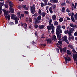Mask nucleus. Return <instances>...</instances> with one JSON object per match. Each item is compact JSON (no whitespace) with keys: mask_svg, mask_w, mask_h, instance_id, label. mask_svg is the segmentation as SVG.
<instances>
[{"mask_svg":"<svg viewBox=\"0 0 77 77\" xmlns=\"http://www.w3.org/2000/svg\"><path fill=\"white\" fill-rule=\"evenodd\" d=\"M69 16L71 17V19L72 21L75 22V20H77V13H76L75 14H74V13L72 12L71 13L68 14Z\"/></svg>","mask_w":77,"mask_h":77,"instance_id":"obj_1","label":"nucleus"},{"mask_svg":"<svg viewBox=\"0 0 77 77\" xmlns=\"http://www.w3.org/2000/svg\"><path fill=\"white\" fill-rule=\"evenodd\" d=\"M30 11L32 13V15H33V14H35V12H36L35 11V5L33 4V6H31L30 8Z\"/></svg>","mask_w":77,"mask_h":77,"instance_id":"obj_2","label":"nucleus"},{"mask_svg":"<svg viewBox=\"0 0 77 77\" xmlns=\"http://www.w3.org/2000/svg\"><path fill=\"white\" fill-rule=\"evenodd\" d=\"M59 48L60 50V52L61 53H62V54H64V53H66V50L67 49L66 47L62 48L60 47L59 46Z\"/></svg>","mask_w":77,"mask_h":77,"instance_id":"obj_3","label":"nucleus"},{"mask_svg":"<svg viewBox=\"0 0 77 77\" xmlns=\"http://www.w3.org/2000/svg\"><path fill=\"white\" fill-rule=\"evenodd\" d=\"M64 58L65 59V61L66 63H67V60L68 61H71V59L70 58V57H68V55H67L66 57H64Z\"/></svg>","mask_w":77,"mask_h":77,"instance_id":"obj_4","label":"nucleus"},{"mask_svg":"<svg viewBox=\"0 0 77 77\" xmlns=\"http://www.w3.org/2000/svg\"><path fill=\"white\" fill-rule=\"evenodd\" d=\"M74 32V29L73 28H71L69 30V31H68V34H69V36H72L71 35V33H73Z\"/></svg>","mask_w":77,"mask_h":77,"instance_id":"obj_5","label":"nucleus"},{"mask_svg":"<svg viewBox=\"0 0 77 77\" xmlns=\"http://www.w3.org/2000/svg\"><path fill=\"white\" fill-rule=\"evenodd\" d=\"M73 59L74 61H77V53L73 54Z\"/></svg>","mask_w":77,"mask_h":77,"instance_id":"obj_6","label":"nucleus"},{"mask_svg":"<svg viewBox=\"0 0 77 77\" xmlns=\"http://www.w3.org/2000/svg\"><path fill=\"white\" fill-rule=\"evenodd\" d=\"M2 11L4 12V14L5 15H6L9 14V11H7L6 10L2 9Z\"/></svg>","mask_w":77,"mask_h":77,"instance_id":"obj_7","label":"nucleus"},{"mask_svg":"<svg viewBox=\"0 0 77 77\" xmlns=\"http://www.w3.org/2000/svg\"><path fill=\"white\" fill-rule=\"evenodd\" d=\"M52 10L54 12H56L55 10L56 9V5L55 4H53L52 6Z\"/></svg>","mask_w":77,"mask_h":77,"instance_id":"obj_8","label":"nucleus"},{"mask_svg":"<svg viewBox=\"0 0 77 77\" xmlns=\"http://www.w3.org/2000/svg\"><path fill=\"white\" fill-rule=\"evenodd\" d=\"M46 41H47V44H48V43L51 44L52 42V40L51 39H46Z\"/></svg>","mask_w":77,"mask_h":77,"instance_id":"obj_9","label":"nucleus"},{"mask_svg":"<svg viewBox=\"0 0 77 77\" xmlns=\"http://www.w3.org/2000/svg\"><path fill=\"white\" fill-rule=\"evenodd\" d=\"M62 33V30L61 29L58 30V32H57V31H56V34H60V33Z\"/></svg>","mask_w":77,"mask_h":77,"instance_id":"obj_10","label":"nucleus"},{"mask_svg":"<svg viewBox=\"0 0 77 77\" xmlns=\"http://www.w3.org/2000/svg\"><path fill=\"white\" fill-rule=\"evenodd\" d=\"M44 27H45V25H39L38 26V28L40 29H42L43 28H44Z\"/></svg>","mask_w":77,"mask_h":77,"instance_id":"obj_11","label":"nucleus"},{"mask_svg":"<svg viewBox=\"0 0 77 77\" xmlns=\"http://www.w3.org/2000/svg\"><path fill=\"white\" fill-rule=\"evenodd\" d=\"M53 20L54 21H56V16L55 15H53L52 17Z\"/></svg>","mask_w":77,"mask_h":77,"instance_id":"obj_12","label":"nucleus"},{"mask_svg":"<svg viewBox=\"0 0 77 77\" xmlns=\"http://www.w3.org/2000/svg\"><path fill=\"white\" fill-rule=\"evenodd\" d=\"M57 36V38L58 40H59L60 38H61V35L59 34H56Z\"/></svg>","mask_w":77,"mask_h":77,"instance_id":"obj_13","label":"nucleus"},{"mask_svg":"<svg viewBox=\"0 0 77 77\" xmlns=\"http://www.w3.org/2000/svg\"><path fill=\"white\" fill-rule=\"evenodd\" d=\"M5 18H6V20L8 19V20H9L10 19V14H8V16L6 15L5 16Z\"/></svg>","mask_w":77,"mask_h":77,"instance_id":"obj_14","label":"nucleus"},{"mask_svg":"<svg viewBox=\"0 0 77 77\" xmlns=\"http://www.w3.org/2000/svg\"><path fill=\"white\" fill-rule=\"evenodd\" d=\"M40 22V20H38V19H36V20L35 21L34 23L35 24H38Z\"/></svg>","mask_w":77,"mask_h":77,"instance_id":"obj_15","label":"nucleus"},{"mask_svg":"<svg viewBox=\"0 0 77 77\" xmlns=\"http://www.w3.org/2000/svg\"><path fill=\"white\" fill-rule=\"evenodd\" d=\"M60 29V26H58L57 27V29H56V31H57V32H58V31Z\"/></svg>","mask_w":77,"mask_h":77,"instance_id":"obj_16","label":"nucleus"},{"mask_svg":"<svg viewBox=\"0 0 77 77\" xmlns=\"http://www.w3.org/2000/svg\"><path fill=\"white\" fill-rule=\"evenodd\" d=\"M66 39H67V36H66V35H64V37L63 38H62V41H63L64 40V41L66 40Z\"/></svg>","mask_w":77,"mask_h":77,"instance_id":"obj_17","label":"nucleus"},{"mask_svg":"<svg viewBox=\"0 0 77 77\" xmlns=\"http://www.w3.org/2000/svg\"><path fill=\"white\" fill-rule=\"evenodd\" d=\"M52 27V26H48L47 27V29H48V30H51V28Z\"/></svg>","mask_w":77,"mask_h":77,"instance_id":"obj_18","label":"nucleus"},{"mask_svg":"<svg viewBox=\"0 0 77 77\" xmlns=\"http://www.w3.org/2000/svg\"><path fill=\"white\" fill-rule=\"evenodd\" d=\"M13 3L11 2H10L9 3V6L10 7H13Z\"/></svg>","mask_w":77,"mask_h":77,"instance_id":"obj_19","label":"nucleus"},{"mask_svg":"<svg viewBox=\"0 0 77 77\" xmlns=\"http://www.w3.org/2000/svg\"><path fill=\"white\" fill-rule=\"evenodd\" d=\"M24 25L25 26L24 27V29L25 30H26V29H27V25L26 23H24Z\"/></svg>","mask_w":77,"mask_h":77,"instance_id":"obj_20","label":"nucleus"},{"mask_svg":"<svg viewBox=\"0 0 77 77\" xmlns=\"http://www.w3.org/2000/svg\"><path fill=\"white\" fill-rule=\"evenodd\" d=\"M46 15V13H45V12H42V16L43 17H44Z\"/></svg>","mask_w":77,"mask_h":77,"instance_id":"obj_21","label":"nucleus"},{"mask_svg":"<svg viewBox=\"0 0 77 77\" xmlns=\"http://www.w3.org/2000/svg\"><path fill=\"white\" fill-rule=\"evenodd\" d=\"M67 54H69V55H71V53H70V51L67 50L66 51Z\"/></svg>","mask_w":77,"mask_h":77,"instance_id":"obj_22","label":"nucleus"},{"mask_svg":"<svg viewBox=\"0 0 77 77\" xmlns=\"http://www.w3.org/2000/svg\"><path fill=\"white\" fill-rule=\"evenodd\" d=\"M22 8H23L24 9H25L26 10H27V7H26V6L23 5L22 6Z\"/></svg>","mask_w":77,"mask_h":77,"instance_id":"obj_23","label":"nucleus"},{"mask_svg":"<svg viewBox=\"0 0 77 77\" xmlns=\"http://www.w3.org/2000/svg\"><path fill=\"white\" fill-rule=\"evenodd\" d=\"M49 26H53V24H51V23H52V20L51 19L49 22Z\"/></svg>","mask_w":77,"mask_h":77,"instance_id":"obj_24","label":"nucleus"},{"mask_svg":"<svg viewBox=\"0 0 77 77\" xmlns=\"http://www.w3.org/2000/svg\"><path fill=\"white\" fill-rule=\"evenodd\" d=\"M49 11L51 14H53V10H52V8H50L49 9Z\"/></svg>","mask_w":77,"mask_h":77,"instance_id":"obj_25","label":"nucleus"},{"mask_svg":"<svg viewBox=\"0 0 77 77\" xmlns=\"http://www.w3.org/2000/svg\"><path fill=\"white\" fill-rule=\"evenodd\" d=\"M15 15L14 14L12 15L11 17V20H14V18L15 17Z\"/></svg>","mask_w":77,"mask_h":77,"instance_id":"obj_26","label":"nucleus"},{"mask_svg":"<svg viewBox=\"0 0 77 77\" xmlns=\"http://www.w3.org/2000/svg\"><path fill=\"white\" fill-rule=\"evenodd\" d=\"M58 0H53L54 3H58Z\"/></svg>","mask_w":77,"mask_h":77,"instance_id":"obj_27","label":"nucleus"},{"mask_svg":"<svg viewBox=\"0 0 77 77\" xmlns=\"http://www.w3.org/2000/svg\"><path fill=\"white\" fill-rule=\"evenodd\" d=\"M4 6L5 8H8V5L7 3H6L4 4Z\"/></svg>","mask_w":77,"mask_h":77,"instance_id":"obj_28","label":"nucleus"},{"mask_svg":"<svg viewBox=\"0 0 77 77\" xmlns=\"http://www.w3.org/2000/svg\"><path fill=\"white\" fill-rule=\"evenodd\" d=\"M37 19L38 20H41V16L40 15L38 16L37 17Z\"/></svg>","mask_w":77,"mask_h":77,"instance_id":"obj_29","label":"nucleus"},{"mask_svg":"<svg viewBox=\"0 0 77 77\" xmlns=\"http://www.w3.org/2000/svg\"><path fill=\"white\" fill-rule=\"evenodd\" d=\"M60 5L61 6H64L66 5V3H65V2H64L63 3H61H61Z\"/></svg>","mask_w":77,"mask_h":77,"instance_id":"obj_30","label":"nucleus"},{"mask_svg":"<svg viewBox=\"0 0 77 77\" xmlns=\"http://www.w3.org/2000/svg\"><path fill=\"white\" fill-rule=\"evenodd\" d=\"M63 20V18H60L59 19V21H60V22H62Z\"/></svg>","mask_w":77,"mask_h":77,"instance_id":"obj_31","label":"nucleus"},{"mask_svg":"<svg viewBox=\"0 0 77 77\" xmlns=\"http://www.w3.org/2000/svg\"><path fill=\"white\" fill-rule=\"evenodd\" d=\"M58 42L59 44L61 45L60 46H62V41H58Z\"/></svg>","mask_w":77,"mask_h":77,"instance_id":"obj_32","label":"nucleus"},{"mask_svg":"<svg viewBox=\"0 0 77 77\" xmlns=\"http://www.w3.org/2000/svg\"><path fill=\"white\" fill-rule=\"evenodd\" d=\"M33 16H34V17H37V16H38V13L37 12L35 13L33 15Z\"/></svg>","mask_w":77,"mask_h":77,"instance_id":"obj_33","label":"nucleus"},{"mask_svg":"<svg viewBox=\"0 0 77 77\" xmlns=\"http://www.w3.org/2000/svg\"><path fill=\"white\" fill-rule=\"evenodd\" d=\"M58 22L57 21H56L54 23V25H55V26H57V25H58Z\"/></svg>","mask_w":77,"mask_h":77,"instance_id":"obj_34","label":"nucleus"},{"mask_svg":"<svg viewBox=\"0 0 77 77\" xmlns=\"http://www.w3.org/2000/svg\"><path fill=\"white\" fill-rule=\"evenodd\" d=\"M4 6V4L2 3V2H0V7H2V6Z\"/></svg>","mask_w":77,"mask_h":77,"instance_id":"obj_35","label":"nucleus"},{"mask_svg":"<svg viewBox=\"0 0 77 77\" xmlns=\"http://www.w3.org/2000/svg\"><path fill=\"white\" fill-rule=\"evenodd\" d=\"M41 7H44V6H45V5L44 4V3L42 2L41 3Z\"/></svg>","mask_w":77,"mask_h":77,"instance_id":"obj_36","label":"nucleus"},{"mask_svg":"<svg viewBox=\"0 0 77 77\" xmlns=\"http://www.w3.org/2000/svg\"><path fill=\"white\" fill-rule=\"evenodd\" d=\"M69 26L71 27H74V24L73 23H70L69 24Z\"/></svg>","mask_w":77,"mask_h":77,"instance_id":"obj_37","label":"nucleus"},{"mask_svg":"<svg viewBox=\"0 0 77 77\" xmlns=\"http://www.w3.org/2000/svg\"><path fill=\"white\" fill-rule=\"evenodd\" d=\"M42 13V11H41V9H39V10L38 11V14H41Z\"/></svg>","mask_w":77,"mask_h":77,"instance_id":"obj_38","label":"nucleus"},{"mask_svg":"<svg viewBox=\"0 0 77 77\" xmlns=\"http://www.w3.org/2000/svg\"><path fill=\"white\" fill-rule=\"evenodd\" d=\"M51 29L52 30H54V26H53V25H52V26Z\"/></svg>","mask_w":77,"mask_h":77,"instance_id":"obj_39","label":"nucleus"},{"mask_svg":"<svg viewBox=\"0 0 77 77\" xmlns=\"http://www.w3.org/2000/svg\"><path fill=\"white\" fill-rule=\"evenodd\" d=\"M15 24H18V21L17 20H15Z\"/></svg>","mask_w":77,"mask_h":77,"instance_id":"obj_40","label":"nucleus"},{"mask_svg":"<svg viewBox=\"0 0 77 77\" xmlns=\"http://www.w3.org/2000/svg\"><path fill=\"white\" fill-rule=\"evenodd\" d=\"M66 12H68V13L70 12V11L69 10V9H68V8H67L66 10Z\"/></svg>","mask_w":77,"mask_h":77,"instance_id":"obj_41","label":"nucleus"},{"mask_svg":"<svg viewBox=\"0 0 77 77\" xmlns=\"http://www.w3.org/2000/svg\"><path fill=\"white\" fill-rule=\"evenodd\" d=\"M56 50L58 53H59V49L58 48H56Z\"/></svg>","mask_w":77,"mask_h":77,"instance_id":"obj_42","label":"nucleus"},{"mask_svg":"<svg viewBox=\"0 0 77 77\" xmlns=\"http://www.w3.org/2000/svg\"><path fill=\"white\" fill-rule=\"evenodd\" d=\"M64 41H65V42L66 44H69V42H68V40L67 39L65 40H64Z\"/></svg>","mask_w":77,"mask_h":77,"instance_id":"obj_43","label":"nucleus"},{"mask_svg":"<svg viewBox=\"0 0 77 77\" xmlns=\"http://www.w3.org/2000/svg\"><path fill=\"white\" fill-rule=\"evenodd\" d=\"M9 10L11 11H12L13 10V8L12 7H10L9 8Z\"/></svg>","mask_w":77,"mask_h":77,"instance_id":"obj_44","label":"nucleus"},{"mask_svg":"<svg viewBox=\"0 0 77 77\" xmlns=\"http://www.w3.org/2000/svg\"><path fill=\"white\" fill-rule=\"evenodd\" d=\"M41 46H43V47H45L46 46V44H41Z\"/></svg>","mask_w":77,"mask_h":77,"instance_id":"obj_45","label":"nucleus"},{"mask_svg":"<svg viewBox=\"0 0 77 77\" xmlns=\"http://www.w3.org/2000/svg\"><path fill=\"white\" fill-rule=\"evenodd\" d=\"M68 30L67 31H65L64 33H65V34H67V33H68Z\"/></svg>","mask_w":77,"mask_h":77,"instance_id":"obj_46","label":"nucleus"},{"mask_svg":"<svg viewBox=\"0 0 77 77\" xmlns=\"http://www.w3.org/2000/svg\"><path fill=\"white\" fill-rule=\"evenodd\" d=\"M48 5L49 6H51L52 5V4L50 2H48Z\"/></svg>","mask_w":77,"mask_h":77,"instance_id":"obj_47","label":"nucleus"},{"mask_svg":"<svg viewBox=\"0 0 77 77\" xmlns=\"http://www.w3.org/2000/svg\"><path fill=\"white\" fill-rule=\"evenodd\" d=\"M75 36H77V32H76L74 33Z\"/></svg>","mask_w":77,"mask_h":77,"instance_id":"obj_48","label":"nucleus"},{"mask_svg":"<svg viewBox=\"0 0 77 77\" xmlns=\"http://www.w3.org/2000/svg\"><path fill=\"white\" fill-rule=\"evenodd\" d=\"M29 20L30 22H32V18L30 17H29Z\"/></svg>","mask_w":77,"mask_h":77,"instance_id":"obj_49","label":"nucleus"},{"mask_svg":"<svg viewBox=\"0 0 77 77\" xmlns=\"http://www.w3.org/2000/svg\"><path fill=\"white\" fill-rule=\"evenodd\" d=\"M56 39V35H54V39H53L54 40H55V39Z\"/></svg>","mask_w":77,"mask_h":77,"instance_id":"obj_50","label":"nucleus"},{"mask_svg":"<svg viewBox=\"0 0 77 77\" xmlns=\"http://www.w3.org/2000/svg\"><path fill=\"white\" fill-rule=\"evenodd\" d=\"M68 39L69 41H70L71 40V37H70V36H69Z\"/></svg>","mask_w":77,"mask_h":77,"instance_id":"obj_51","label":"nucleus"},{"mask_svg":"<svg viewBox=\"0 0 77 77\" xmlns=\"http://www.w3.org/2000/svg\"><path fill=\"white\" fill-rule=\"evenodd\" d=\"M66 18H67V20H71V18H69V17H67Z\"/></svg>","mask_w":77,"mask_h":77,"instance_id":"obj_52","label":"nucleus"},{"mask_svg":"<svg viewBox=\"0 0 77 77\" xmlns=\"http://www.w3.org/2000/svg\"><path fill=\"white\" fill-rule=\"evenodd\" d=\"M45 6L47 5V2L45 1Z\"/></svg>","mask_w":77,"mask_h":77,"instance_id":"obj_53","label":"nucleus"},{"mask_svg":"<svg viewBox=\"0 0 77 77\" xmlns=\"http://www.w3.org/2000/svg\"><path fill=\"white\" fill-rule=\"evenodd\" d=\"M9 23L10 24H11V25H14V23L12 22H10Z\"/></svg>","mask_w":77,"mask_h":77,"instance_id":"obj_54","label":"nucleus"},{"mask_svg":"<svg viewBox=\"0 0 77 77\" xmlns=\"http://www.w3.org/2000/svg\"><path fill=\"white\" fill-rule=\"evenodd\" d=\"M24 13L25 14H29V12L28 11H25Z\"/></svg>","mask_w":77,"mask_h":77,"instance_id":"obj_55","label":"nucleus"},{"mask_svg":"<svg viewBox=\"0 0 77 77\" xmlns=\"http://www.w3.org/2000/svg\"><path fill=\"white\" fill-rule=\"evenodd\" d=\"M71 39L73 41H74V36L71 37Z\"/></svg>","mask_w":77,"mask_h":77,"instance_id":"obj_56","label":"nucleus"},{"mask_svg":"<svg viewBox=\"0 0 77 77\" xmlns=\"http://www.w3.org/2000/svg\"><path fill=\"white\" fill-rule=\"evenodd\" d=\"M73 53H77V52L75 51V50L74 49H73Z\"/></svg>","mask_w":77,"mask_h":77,"instance_id":"obj_57","label":"nucleus"},{"mask_svg":"<svg viewBox=\"0 0 77 77\" xmlns=\"http://www.w3.org/2000/svg\"><path fill=\"white\" fill-rule=\"evenodd\" d=\"M70 48L71 49H72L73 48V46L72 45H70Z\"/></svg>","mask_w":77,"mask_h":77,"instance_id":"obj_58","label":"nucleus"},{"mask_svg":"<svg viewBox=\"0 0 77 77\" xmlns=\"http://www.w3.org/2000/svg\"><path fill=\"white\" fill-rule=\"evenodd\" d=\"M62 28L63 29H65V26H61Z\"/></svg>","mask_w":77,"mask_h":77,"instance_id":"obj_59","label":"nucleus"},{"mask_svg":"<svg viewBox=\"0 0 77 77\" xmlns=\"http://www.w3.org/2000/svg\"><path fill=\"white\" fill-rule=\"evenodd\" d=\"M11 13L12 14H14V10H11Z\"/></svg>","mask_w":77,"mask_h":77,"instance_id":"obj_60","label":"nucleus"},{"mask_svg":"<svg viewBox=\"0 0 77 77\" xmlns=\"http://www.w3.org/2000/svg\"><path fill=\"white\" fill-rule=\"evenodd\" d=\"M35 28H38V26L37 25H35L34 26Z\"/></svg>","mask_w":77,"mask_h":77,"instance_id":"obj_61","label":"nucleus"},{"mask_svg":"<svg viewBox=\"0 0 77 77\" xmlns=\"http://www.w3.org/2000/svg\"><path fill=\"white\" fill-rule=\"evenodd\" d=\"M17 17H15L14 16V20H17Z\"/></svg>","mask_w":77,"mask_h":77,"instance_id":"obj_62","label":"nucleus"},{"mask_svg":"<svg viewBox=\"0 0 77 77\" xmlns=\"http://www.w3.org/2000/svg\"><path fill=\"white\" fill-rule=\"evenodd\" d=\"M62 10L63 11H65V8L64 7H63V8L62 9Z\"/></svg>","mask_w":77,"mask_h":77,"instance_id":"obj_63","label":"nucleus"},{"mask_svg":"<svg viewBox=\"0 0 77 77\" xmlns=\"http://www.w3.org/2000/svg\"><path fill=\"white\" fill-rule=\"evenodd\" d=\"M66 3L67 4H69V1L67 0L66 1Z\"/></svg>","mask_w":77,"mask_h":77,"instance_id":"obj_64","label":"nucleus"}]
</instances>
